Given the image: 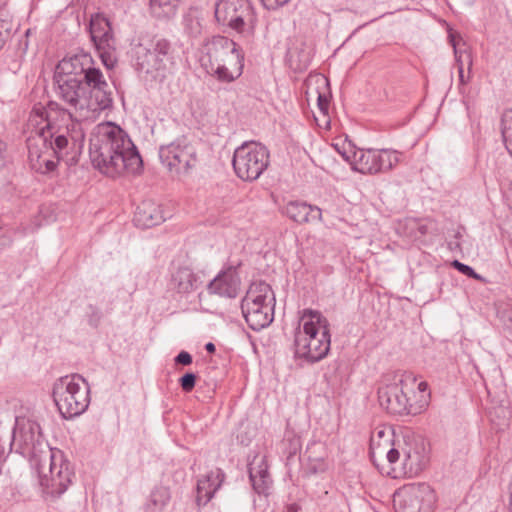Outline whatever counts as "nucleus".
Segmentation results:
<instances>
[{"instance_id": "1", "label": "nucleus", "mask_w": 512, "mask_h": 512, "mask_svg": "<svg viewBox=\"0 0 512 512\" xmlns=\"http://www.w3.org/2000/svg\"><path fill=\"white\" fill-rule=\"evenodd\" d=\"M53 84L57 98L81 119H95L112 107L109 84L100 68L95 66L91 54L82 49L58 62Z\"/></svg>"}, {"instance_id": "2", "label": "nucleus", "mask_w": 512, "mask_h": 512, "mask_svg": "<svg viewBox=\"0 0 512 512\" xmlns=\"http://www.w3.org/2000/svg\"><path fill=\"white\" fill-rule=\"evenodd\" d=\"M89 155L94 167L111 178L124 173L139 174L143 169L142 157L129 134L114 122L95 126Z\"/></svg>"}, {"instance_id": "3", "label": "nucleus", "mask_w": 512, "mask_h": 512, "mask_svg": "<svg viewBox=\"0 0 512 512\" xmlns=\"http://www.w3.org/2000/svg\"><path fill=\"white\" fill-rule=\"evenodd\" d=\"M75 124L64 126H43L27 138L28 159L36 172H53L60 161L68 162L76 142L83 138L76 132Z\"/></svg>"}, {"instance_id": "4", "label": "nucleus", "mask_w": 512, "mask_h": 512, "mask_svg": "<svg viewBox=\"0 0 512 512\" xmlns=\"http://www.w3.org/2000/svg\"><path fill=\"white\" fill-rule=\"evenodd\" d=\"M330 347L328 319L320 311L304 309L294 332V357L314 364L327 357Z\"/></svg>"}, {"instance_id": "5", "label": "nucleus", "mask_w": 512, "mask_h": 512, "mask_svg": "<svg viewBox=\"0 0 512 512\" xmlns=\"http://www.w3.org/2000/svg\"><path fill=\"white\" fill-rule=\"evenodd\" d=\"M201 61L209 75L220 82L231 83L243 73L244 53L232 39L217 35L206 43V53Z\"/></svg>"}, {"instance_id": "6", "label": "nucleus", "mask_w": 512, "mask_h": 512, "mask_svg": "<svg viewBox=\"0 0 512 512\" xmlns=\"http://www.w3.org/2000/svg\"><path fill=\"white\" fill-rule=\"evenodd\" d=\"M54 402L64 419L84 413L90 404V386L80 374L60 377L52 389Z\"/></svg>"}, {"instance_id": "7", "label": "nucleus", "mask_w": 512, "mask_h": 512, "mask_svg": "<svg viewBox=\"0 0 512 512\" xmlns=\"http://www.w3.org/2000/svg\"><path fill=\"white\" fill-rule=\"evenodd\" d=\"M31 466L38 474L40 485L51 496H61L71 483L73 473L70 464L58 449L51 451L49 456L37 459Z\"/></svg>"}, {"instance_id": "8", "label": "nucleus", "mask_w": 512, "mask_h": 512, "mask_svg": "<svg viewBox=\"0 0 512 512\" xmlns=\"http://www.w3.org/2000/svg\"><path fill=\"white\" fill-rule=\"evenodd\" d=\"M215 18L246 39L254 37L257 16L249 0H219L215 4Z\"/></svg>"}, {"instance_id": "9", "label": "nucleus", "mask_w": 512, "mask_h": 512, "mask_svg": "<svg viewBox=\"0 0 512 512\" xmlns=\"http://www.w3.org/2000/svg\"><path fill=\"white\" fill-rule=\"evenodd\" d=\"M270 153L267 147L259 142L246 141L234 151L232 165L235 174L243 181L257 180L268 168Z\"/></svg>"}, {"instance_id": "10", "label": "nucleus", "mask_w": 512, "mask_h": 512, "mask_svg": "<svg viewBox=\"0 0 512 512\" xmlns=\"http://www.w3.org/2000/svg\"><path fill=\"white\" fill-rule=\"evenodd\" d=\"M10 445L16 447V452L29 457L31 465L54 450L45 440L39 423L31 419L16 421Z\"/></svg>"}, {"instance_id": "11", "label": "nucleus", "mask_w": 512, "mask_h": 512, "mask_svg": "<svg viewBox=\"0 0 512 512\" xmlns=\"http://www.w3.org/2000/svg\"><path fill=\"white\" fill-rule=\"evenodd\" d=\"M174 50L170 41L155 37L149 44H139L136 50V64L139 71L164 76L174 64Z\"/></svg>"}, {"instance_id": "12", "label": "nucleus", "mask_w": 512, "mask_h": 512, "mask_svg": "<svg viewBox=\"0 0 512 512\" xmlns=\"http://www.w3.org/2000/svg\"><path fill=\"white\" fill-rule=\"evenodd\" d=\"M435 502V492L427 483L404 485L393 496L397 512H432Z\"/></svg>"}, {"instance_id": "13", "label": "nucleus", "mask_w": 512, "mask_h": 512, "mask_svg": "<svg viewBox=\"0 0 512 512\" xmlns=\"http://www.w3.org/2000/svg\"><path fill=\"white\" fill-rule=\"evenodd\" d=\"M89 33L103 65L108 70L113 69L117 64L118 57L116 40L109 20L100 13L92 15Z\"/></svg>"}, {"instance_id": "14", "label": "nucleus", "mask_w": 512, "mask_h": 512, "mask_svg": "<svg viewBox=\"0 0 512 512\" xmlns=\"http://www.w3.org/2000/svg\"><path fill=\"white\" fill-rule=\"evenodd\" d=\"M159 158L163 165L177 174L188 173L198 163L197 149L186 138L160 146Z\"/></svg>"}, {"instance_id": "15", "label": "nucleus", "mask_w": 512, "mask_h": 512, "mask_svg": "<svg viewBox=\"0 0 512 512\" xmlns=\"http://www.w3.org/2000/svg\"><path fill=\"white\" fill-rule=\"evenodd\" d=\"M400 155L393 149H359L354 154L352 169L368 175L387 173L397 166Z\"/></svg>"}, {"instance_id": "16", "label": "nucleus", "mask_w": 512, "mask_h": 512, "mask_svg": "<svg viewBox=\"0 0 512 512\" xmlns=\"http://www.w3.org/2000/svg\"><path fill=\"white\" fill-rule=\"evenodd\" d=\"M415 380V377L411 374L395 375L393 383L386 384L378 389L380 406L393 415L416 414L415 409L409 403V399L403 390L406 382H415Z\"/></svg>"}, {"instance_id": "17", "label": "nucleus", "mask_w": 512, "mask_h": 512, "mask_svg": "<svg viewBox=\"0 0 512 512\" xmlns=\"http://www.w3.org/2000/svg\"><path fill=\"white\" fill-rule=\"evenodd\" d=\"M241 262L237 264H227L223 269L207 284V291L211 295L234 299L239 295L241 278L238 268Z\"/></svg>"}, {"instance_id": "18", "label": "nucleus", "mask_w": 512, "mask_h": 512, "mask_svg": "<svg viewBox=\"0 0 512 512\" xmlns=\"http://www.w3.org/2000/svg\"><path fill=\"white\" fill-rule=\"evenodd\" d=\"M276 299L271 286L265 281L252 282L241 301V309L269 305L275 307Z\"/></svg>"}, {"instance_id": "19", "label": "nucleus", "mask_w": 512, "mask_h": 512, "mask_svg": "<svg viewBox=\"0 0 512 512\" xmlns=\"http://www.w3.org/2000/svg\"><path fill=\"white\" fill-rule=\"evenodd\" d=\"M225 479V473L216 468L211 470L203 479L197 482L196 503L198 506H205L214 496L215 492L221 487Z\"/></svg>"}, {"instance_id": "20", "label": "nucleus", "mask_w": 512, "mask_h": 512, "mask_svg": "<svg viewBox=\"0 0 512 512\" xmlns=\"http://www.w3.org/2000/svg\"><path fill=\"white\" fill-rule=\"evenodd\" d=\"M164 220L161 206L152 201H143L139 204L133 219L135 225L143 229L159 225Z\"/></svg>"}, {"instance_id": "21", "label": "nucleus", "mask_w": 512, "mask_h": 512, "mask_svg": "<svg viewBox=\"0 0 512 512\" xmlns=\"http://www.w3.org/2000/svg\"><path fill=\"white\" fill-rule=\"evenodd\" d=\"M283 212L296 223H306L321 220L322 211L319 207L310 205L304 201H290L284 207Z\"/></svg>"}, {"instance_id": "22", "label": "nucleus", "mask_w": 512, "mask_h": 512, "mask_svg": "<svg viewBox=\"0 0 512 512\" xmlns=\"http://www.w3.org/2000/svg\"><path fill=\"white\" fill-rule=\"evenodd\" d=\"M249 479L252 487L259 495H267L271 486L272 479L268 472V465L264 458H261L258 462L254 461L248 466Z\"/></svg>"}, {"instance_id": "23", "label": "nucleus", "mask_w": 512, "mask_h": 512, "mask_svg": "<svg viewBox=\"0 0 512 512\" xmlns=\"http://www.w3.org/2000/svg\"><path fill=\"white\" fill-rule=\"evenodd\" d=\"M201 284L200 277L188 267H180L172 274L171 288L179 294H190Z\"/></svg>"}, {"instance_id": "24", "label": "nucleus", "mask_w": 512, "mask_h": 512, "mask_svg": "<svg viewBox=\"0 0 512 512\" xmlns=\"http://www.w3.org/2000/svg\"><path fill=\"white\" fill-rule=\"evenodd\" d=\"M274 308L269 305L241 309L248 326L254 331L268 327L274 320Z\"/></svg>"}, {"instance_id": "25", "label": "nucleus", "mask_w": 512, "mask_h": 512, "mask_svg": "<svg viewBox=\"0 0 512 512\" xmlns=\"http://www.w3.org/2000/svg\"><path fill=\"white\" fill-rule=\"evenodd\" d=\"M369 454L374 465L378 466L377 459L386 457L390 464H396L400 459L401 453L392 446V439L387 438L383 441L379 440L375 435L371 436Z\"/></svg>"}, {"instance_id": "26", "label": "nucleus", "mask_w": 512, "mask_h": 512, "mask_svg": "<svg viewBox=\"0 0 512 512\" xmlns=\"http://www.w3.org/2000/svg\"><path fill=\"white\" fill-rule=\"evenodd\" d=\"M33 112L46 120L45 126H58L55 123L54 114L60 116L63 120H69V124H73V115L77 120H82L72 108H64L56 101H49L46 107H34Z\"/></svg>"}, {"instance_id": "27", "label": "nucleus", "mask_w": 512, "mask_h": 512, "mask_svg": "<svg viewBox=\"0 0 512 512\" xmlns=\"http://www.w3.org/2000/svg\"><path fill=\"white\" fill-rule=\"evenodd\" d=\"M325 447L320 442H313L307 448L308 464L306 467V473L309 475L321 474L327 471L328 463L324 455H316L317 452H324Z\"/></svg>"}, {"instance_id": "28", "label": "nucleus", "mask_w": 512, "mask_h": 512, "mask_svg": "<svg viewBox=\"0 0 512 512\" xmlns=\"http://www.w3.org/2000/svg\"><path fill=\"white\" fill-rule=\"evenodd\" d=\"M170 498V491L167 487L157 486L151 491L143 510L144 512H163Z\"/></svg>"}, {"instance_id": "29", "label": "nucleus", "mask_w": 512, "mask_h": 512, "mask_svg": "<svg viewBox=\"0 0 512 512\" xmlns=\"http://www.w3.org/2000/svg\"><path fill=\"white\" fill-rule=\"evenodd\" d=\"M425 466L424 456L414 448L403 449L402 451V470L405 475H415Z\"/></svg>"}, {"instance_id": "30", "label": "nucleus", "mask_w": 512, "mask_h": 512, "mask_svg": "<svg viewBox=\"0 0 512 512\" xmlns=\"http://www.w3.org/2000/svg\"><path fill=\"white\" fill-rule=\"evenodd\" d=\"M502 136L507 151L512 155V109L503 114Z\"/></svg>"}, {"instance_id": "31", "label": "nucleus", "mask_w": 512, "mask_h": 512, "mask_svg": "<svg viewBox=\"0 0 512 512\" xmlns=\"http://www.w3.org/2000/svg\"><path fill=\"white\" fill-rule=\"evenodd\" d=\"M451 43L454 48V54H455V61L457 64V67H461L464 69V63L466 62L468 64V71L471 72L473 59L472 54L470 51H468L466 48L462 49L457 46L454 37L451 35Z\"/></svg>"}, {"instance_id": "32", "label": "nucleus", "mask_w": 512, "mask_h": 512, "mask_svg": "<svg viewBox=\"0 0 512 512\" xmlns=\"http://www.w3.org/2000/svg\"><path fill=\"white\" fill-rule=\"evenodd\" d=\"M287 461H291L301 449V441L298 437H292L284 442Z\"/></svg>"}, {"instance_id": "33", "label": "nucleus", "mask_w": 512, "mask_h": 512, "mask_svg": "<svg viewBox=\"0 0 512 512\" xmlns=\"http://www.w3.org/2000/svg\"><path fill=\"white\" fill-rule=\"evenodd\" d=\"M12 28L13 25L10 20L0 18V50L11 37Z\"/></svg>"}, {"instance_id": "34", "label": "nucleus", "mask_w": 512, "mask_h": 512, "mask_svg": "<svg viewBox=\"0 0 512 512\" xmlns=\"http://www.w3.org/2000/svg\"><path fill=\"white\" fill-rule=\"evenodd\" d=\"M196 381V374L193 372H187L179 379V384L182 390L188 393L194 389Z\"/></svg>"}, {"instance_id": "35", "label": "nucleus", "mask_w": 512, "mask_h": 512, "mask_svg": "<svg viewBox=\"0 0 512 512\" xmlns=\"http://www.w3.org/2000/svg\"><path fill=\"white\" fill-rule=\"evenodd\" d=\"M452 266L457 269L460 273L473 279H481V276L469 265L464 264L458 260L452 262Z\"/></svg>"}, {"instance_id": "36", "label": "nucleus", "mask_w": 512, "mask_h": 512, "mask_svg": "<svg viewBox=\"0 0 512 512\" xmlns=\"http://www.w3.org/2000/svg\"><path fill=\"white\" fill-rule=\"evenodd\" d=\"M178 2L179 0H150L152 9H155L156 6L167 7L168 10L165 12L166 14L174 13L175 7Z\"/></svg>"}, {"instance_id": "37", "label": "nucleus", "mask_w": 512, "mask_h": 512, "mask_svg": "<svg viewBox=\"0 0 512 512\" xmlns=\"http://www.w3.org/2000/svg\"><path fill=\"white\" fill-rule=\"evenodd\" d=\"M174 362L177 365L188 366V365L192 364L193 358L189 352L182 350L174 358Z\"/></svg>"}, {"instance_id": "38", "label": "nucleus", "mask_w": 512, "mask_h": 512, "mask_svg": "<svg viewBox=\"0 0 512 512\" xmlns=\"http://www.w3.org/2000/svg\"><path fill=\"white\" fill-rule=\"evenodd\" d=\"M462 238V233L460 229L454 232L453 238L448 241V247L451 251H461L460 239Z\"/></svg>"}, {"instance_id": "39", "label": "nucleus", "mask_w": 512, "mask_h": 512, "mask_svg": "<svg viewBox=\"0 0 512 512\" xmlns=\"http://www.w3.org/2000/svg\"><path fill=\"white\" fill-rule=\"evenodd\" d=\"M317 94H318L317 95L318 108L323 114H327L328 108H329V99L323 93L317 92Z\"/></svg>"}, {"instance_id": "40", "label": "nucleus", "mask_w": 512, "mask_h": 512, "mask_svg": "<svg viewBox=\"0 0 512 512\" xmlns=\"http://www.w3.org/2000/svg\"><path fill=\"white\" fill-rule=\"evenodd\" d=\"M30 33H31V29H27L25 34L23 35V37L18 42L17 50L21 54H25L28 50V47H29L28 37H29Z\"/></svg>"}, {"instance_id": "41", "label": "nucleus", "mask_w": 512, "mask_h": 512, "mask_svg": "<svg viewBox=\"0 0 512 512\" xmlns=\"http://www.w3.org/2000/svg\"><path fill=\"white\" fill-rule=\"evenodd\" d=\"M264 7L268 10H276L277 8L284 6L289 0H261Z\"/></svg>"}, {"instance_id": "42", "label": "nucleus", "mask_w": 512, "mask_h": 512, "mask_svg": "<svg viewBox=\"0 0 512 512\" xmlns=\"http://www.w3.org/2000/svg\"><path fill=\"white\" fill-rule=\"evenodd\" d=\"M6 150L7 144L2 139H0V171L6 165Z\"/></svg>"}, {"instance_id": "43", "label": "nucleus", "mask_w": 512, "mask_h": 512, "mask_svg": "<svg viewBox=\"0 0 512 512\" xmlns=\"http://www.w3.org/2000/svg\"><path fill=\"white\" fill-rule=\"evenodd\" d=\"M459 74V91L460 93H464V86L468 83L469 77L466 79L464 76V69L459 67L458 69Z\"/></svg>"}, {"instance_id": "44", "label": "nucleus", "mask_w": 512, "mask_h": 512, "mask_svg": "<svg viewBox=\"0 0 512 512\" xmlns=\"http://www.w3.org/2000/svg\"><path fill=\"white\" fill-rule=\"evenodd\" d=\"M100 317V313L98 311H94L89 319L90 325L97 327Z\"/></svg>"}, {"instance_id": "45", "label": "nucleus", "mask_w": 512, "mask_h": 512, "mask_svg": "<svg viewBox=\"0 0 512 512\" xmlns=\"http://www.w3.org/2000/svg\"><path fill=\"white\" fill-rule=\"evenodd\" d=\"M300 506L296 503L287 505L285 512H299Z\"/></svg>"}, {"instance_id": "46", "label": "nucleus", "mask_w": 512, "mask_h": 512, "mask_svg": "<svg viewBox=\"0 0 512 512\" xmlns=\"http://www.w3.org/2000/svg\"><path fill=\"white\" fill-rule=\"evenodd\" d=\"M205 350L208 353H214L216 351V347L212 342H208L205 344Z\"/></svg>"}, {"instance_id": "47", "label": "nucleus", "mask_w": 512, "mask_h": 512, "mask_svg": "<svg viewBox=\"0 0 512 512\" xmlns=\"http://www.w3.org/2000/svg\"><path fill=\"white\" fill-rule=\"evenodd\" d=\"M418 390L420 392H426L428 390V383L425 381H422L418 384Z\"/></svg>"}, {"instance_id": "48", "label": "nucleus", "mask_w": 512, "mask_h": 512, "mask_svg": "<svg viewBox=\"0 0 512 512\" xmlns=\"http://www.w3.org/2000/svg\"><path fill=\"white\" fill-rule=\"evenodd\" d=\"M379 440H383V438L386 436V431L381 429L374 434Z\"/></svg>"}, {"instance_id": "49", "label": "nucleus", "mask_w": 512, "mask_h": 512, "mask_svg": "<svg viewBox=\"0 0 512 512\" xmlns=\"http://www.w3.org/2000/svg\"><path fill=\"white\" fill-rule=\"evenodd\" d=\"M419 230H420L421 234H425L427 229H426V227H425V226H421V227L419 228Z\"/></svg>"}]
</instances>
